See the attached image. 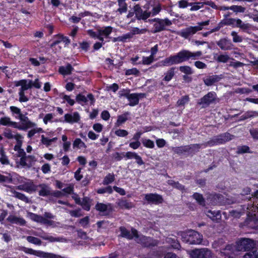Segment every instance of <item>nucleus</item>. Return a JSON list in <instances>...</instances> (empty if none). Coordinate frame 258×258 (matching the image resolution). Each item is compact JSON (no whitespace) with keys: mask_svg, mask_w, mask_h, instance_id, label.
Returning <instances> with one entry per match:
<instances>
[{"mask_svg":"<svg viewBox=\"0 0 258 258\" xmlns=\"http://www.w3.org/2000/svg\"><path fill=\"white\" fill-rule=\"evenodd\" d=\"M124 93L120 94L121 96L125 97L130 101L129 105L133 106L137 105L139 102L140 98H143L145 96L144 93H129V90H123Z\"/></svg>","mask_w":258,"mask_h":258,"instance_id":"8","label":"nucleus"},{"mask_svg":"<svg viewBox=\"0 0 258 258\" xmlns=\"http://www.w3.org/2000/svg\"><path fill=\"white\" fill-rule=\"evenodd\" d=\"M230 58L228 54H220L218 56L217 58H216V60L219 62L225 63L227 62Z\"/></svg>","mask_w":258,"mask_h":258,"instance_id":"61","label":"nucleus"},{"mask_svg":"<svg viewBox=\"0 0 258 258\" xmlns=\"http://www.w3.org/2000/svg\"><path fill=\"white\" fill-rule=\"evenodd\" d=\"M37 186L39 196L46 197L50 195V188L47 185L45 184H40Z\"/></svg>","mask_w":258,"mask_h":258,"instance_id":"20","label":"nucleus"},{"mask_svg":"<svg viewBox=\"0 0 258 258\" xmlns=\"http://www.w3.org/2000/svg\"><path fill=\"white\" fill-rule=\"evenodd\" d=\"M245 222L248 227L258 229V218L255 217L249 218L247 219Z\"/></svg>","mask_w":258,"mask_h":258,"instance_id":"27","label":"nucleus"},{"mask_svg":"<svg viewBox=\"0 0 258 258\" xmlns=\"http://www.w3.org/2000/svg\"><path fill=\"white\" fill-rule=\"evenodd\" d=\"M10 109L12 112V115L14 116L15 117L16 116H20L22 114L21 109L16 106H11L10 107Z\"/></svg>","mask_w":258,"mask_h":258,"instance_id":"57","label":"nucleus"},{"mask_svg":"<svg viewBox=\"0 0 258 258\" xmlns=\"http://www.w3.org/2000/svg\"><path fill=\"white\" fill-rule=\"evenodd\" d=\"M175 68H171L168 71L165 73V76L163 79V81L169 82L175 75Z\"/></svg>","mask_w":258,"mask_h":258,"instance_id":"33","label":"nucleus"},{"mask_svg":"<svg viewBox=\"0 0 258 258\" xmlns=\"http://www.w3.org/2000/svg\"><path fill=\"white\" fill-rule=\"evenodd\" d=\"M200 30L201 28L200 27H197V26H189L182 29L180 31L177 32L176 33L185 39H188L191 36L196 34L198 31Z\"/></svg>","mask_w":258,"mask_h":258,"instance_id":"10","label":"nucleus"},{"mask_svg":"<svg viewBox=\"0 0 258 258\" xmlns=\"http://www.w3.org/2000/svg\"><path fill=\"white\" fill-rule=\"evenodd\" d=\"M147 31V29L146 28L140 29L137 27H135L131 30V33L133 36L134 35L136 34H144Z\"/></svg>","mask_w":258,"mask_h":258,"instance_id":"62","label":"nucleus"},{"mask_svg":"<svg viewBox=\"0 0 258 258\" xmlns=\"http://www.w3.org/2000/svg\"><path fill=\"white\" fill-rule=\"evenodd\" d=\"M216 99V93L214 92H210L198 100L197 105L201 106L202 108H205L210 104L214 103Z\"/></svg>","mask_w":258,"mask_h":258,"instance_id":"6","label":"nucleus"},{"mask_svg":"<svg viewBox=\"0 0 258 258\" xmlns=\"http://www.w3.org/2000/svg\"><path fill=\"white\" fill-rule=\"evenodd\" d=\"M192 198L196 200L197 203L202 206H205V200L203 195L198 192H195L192 196Z\"/></svg>","mask_w":258,"mask_h":258,"instance_id":"39","label":"nucleus"},{"mask_svg":"<svg viewBox=\"0 0 258 258\" xmlns=\"http://www.w3.org/2000/svg\"><path fill=\"white\" fill-rule=\"evenodd\" d=\"M223 198L220 194H210L207 197V201L213 205L217 204L219 203V200Z\"/></svg>","mask_w":258,"mask_h":258,"instance_id":"26","label":"nucleus"},{"mask_svg":"<svg viewBox=\"0 0 258 258\" xmlns=\"http://www.w3.org/2000/svg\"><path fill=\"white\" fill-rule=\"evenodd\" d=\"M178 235L181 236L183 242L189 244H200L203 241V235L194 230L180 232Z\"/></svg>","mask_w":258,"mask_h":258,"instance_id":"3","label":"nucleus"},{"mask_svg":"<svg viewBox=\"0 0 258 258\" xmlns=\"http://www.w3.org/2000/svg\"><path fill=\"white\" fill-rule=\"evenodd\" d=\"M13 192L14 194V197L25 202L26 203H31V200H29V199L27 197H26L24 194L16 191L15 190Z\"/></svg>","mask_w":258,"mask_h":258,"instance_id":"36","label":"nucleus"},{"mask_svg":"<svg viewBox=\"0 0 258 258\" xmlns=\"http://www.w3.org/2000/svg\"><path fill=\"white\" fill-rule=\"evenodd\" d=\"M29 217H30V219L32 220L35 221L36 222L39 223H40L42 216L39 215H37L36 214H34L33 213H29Z\"/></svg>","mask_w":258,"mask_h":258,"instance_id":"64","label":"nucleus"},{"mask_svg":"<svg viewBox=\"0 0 258 258\" xmlns=\"http://www.w3.org/2000/svg\"><path fill=\"white\" fill-rule=\"evenodd\" d=\"M190 258H212V252L207 248H195L187 250Z\"/></svg>","mask_w":258,"mask_h":258,"instance_id":"5","label":"nucleus"},{"mask_svg":"<svg viewBox=\"0 0 258 258\" xmlns=\"http://www.w3.org/2000/svg\"><path fill=\"white\" fill-rule=\"evenodd\" d=\"M256 242L251 239L243 238L236 242L238 251H249L256 248Z\"/></svg>","mask_w":258,"mask_h":258,"instance_id":"4","label":"nucleus"},{"mask_svg":"<svg viewBox=\"0 0 258 258\" xmlns=\"http://www.w3.org/2000/svg\"><path fill=\"white\" fill-rule=\"evenodd\" d=\"M189 59H191L190 51L183 49L175 55L165 58L161 61V63L164 66H170L188 61Z\"/></svg>","mask_w":258,"mask_h":258,"instance_id":"2","label":"nucleus"},{"mask_svg":"<svg viewBox=\"0 0 258 258\" xmlns=\"http://www.w3.org/2000/svg\"><path fill=\"white\" fill-rule=\"evenodd\" d=\"M0 124L3 125L12 126L16 128L17 122L12 121L9 117H4L0 119Z\"/></svg>","mask_w":258,"mask_h":258,"instance_id":"28","label":"nucleus"},{"mask_svg":"<svg viewBox=\"0 0 258 258\" xmlns=\"http://www.w3.org/2000/svg\"><path fill=\"white\" fill-rule=\"evenodd\" d=\"M117 206L121 209H130L133 207V204L124 198L121 199L116 203Z\"/></svg>","mask_w":258,"mask_h":258,"instance_id":"22","label":"nucleus"},{"mask_svg":"<svg viewBox=\"0 0 258 258\" xmlns=\"http://www.w3.org/2000/svg\"><path fill=\"white\" fill-rule=\"evenodd\" d=\"M40 223L47 226H51L52 227H55L60 224L59 222H55L54 221L49 220V219H46L43 217V216L42 217Z\"/></svg>","mask_w":258,"mask_h":258,"instance_id":"37","label":"nucleus"},{"mask_svg":"<svg viewBox=\"0 0 258 258\" xmlns=\"http://www.w3.org/2000/svg\"><path fill=\"white\" fill-rule=\"evenodd\" d=\"M166 241L167 243H170L174 249H179L181 247L180 244L176 237H167Z\"/></svg>","mask_w":258,"mask_h":258,"instance_id":"30","label":"nucleus"},{"mask_svg":"<svg viewBox=\"0 0 258 258\" xmlns=\"http://www.w3.org/2000/svg\"><path fill=\"white\" fill-rule=\"evenodd\" d=\"M25 161L26 162V164L21 165L22 166H27L28 167H30L32 166V164L36 161V159L35 156L32 155H28L26 156V158H25Z\"/></svg>","mask_w":258,"mask_h":258,"instance_id":"41","label":"nucleus"},{"mask_svg":"<svg viewBox=\"0 0 258 258\" xmlns=\"http://www.w3.org/2000/svg\"><path fill=\"white\" fill-rule=\"evenodd\" d=\"M236 249V247L232 245H227L225 248L221 249V253L223 254L226 257L234 258V251Z\"/></svg>","mask_w":258,"mask_h":258,"instance_id":"19","label":"nucleus"},{"mask_svg":"<svg viewBox=\"0 0 258 258\" xmlns=\"http://www.w3.org/2000/svg\"><path fill=\"white\" fill-rule=\"evenodd\" d=\"M96 209L101 212L107 211L109 208L111 209V205H106L103 203H98L95 206Z\"/></svg>","mask_w":258,"mask_h":258,"instance_id":"42","label":"nucleus"},{"mask_svg":"<svg viewBox=\"0 0 258 258\" xmlns=\"http://www.w3.org/2000/svg\"><path fill=\"white\" fill-rule=\"evenodd\" d=\"M231 10L233 11L234 13H244L246 8L242 7L241 6L233 5L230 6Z\"/></svg>","mask_w":258,"mask_h":258,"instance_id":"59","label":"nucleus"},{"mask_svg":"<svg viewBox=\"0 0 258 258\" xmlns=\"http://www.w3.org/2000/svg\"><path fill=\"white\" fill-rule=\"evenodd\" d=\"M96 191L99 194H103L104 193L111 194L112 193L113 190L111 186H108L105 187L99 188Z\"/></svg>","mask_w":258,"mask_h":258,"instance_id":"58","label":"nucleus"},{"mask_svg":"<svg viewBox=\"0 0 258 258\" xmlns=\"http://www.w3.org/2000/svg\"><path fill=\"white\" fill-rule=\"evenodd\" d=\"M40 238L43 240H47L50 242H60L62 241L63 238L62 237H54L51 235H50L47 233H43L41 234H37Z\"/></svg>","mask_w":258,"mask_h":258,"instance_id":"23","label":"nucleus"},{"mask_svg":"<svg viewBox=\"0 0 258 258\" xmlns=\"http://www.w3.org/2000/svg\"><path fill=\"white\" fill-rule=\"evenodd\" d=\"M235 27L240 28L243 31H246L250 29L251 25L249 23H244L240 19H236Z\"/></svg>","mask_w":258,"mask_h":258,"instance_id":"25","label":"nucleus"},{"mask_svg":"<svg viewBox=\"0 0 258 258\" xmlns=\"http://www.w3.org/2000/svg\"><path fill=\"white\" fill-rule=\"evenodd\" d=\"M130 115V113L128 112H126L125 113L119 115L117 120V125L119 126L120 124L125 122L127 120V116Z\"/></svg>","mask_w":258,"mask_h":258,"instance_id":"51","label":"nucleus"},{"mask_svg":"<svg viewBox=\"0 0 258 258\" xmlns=\"http://www.w3.org/2000/svg\"><path fill=\"white\" fill-rule=\"evenodd\" d=\"M243 258H258V250L255 248L246 253Z\"/></svg>","mask_w":258,"mask_h":258,"instance_id":"48","label":"nucleus"},{"mask_svg":"<svg viewBox=\"0 0 258 258\" xmlns=\"http://www.w3.org/2000/svg\"><path fill=\"white\" fill-rule=\"evenodd\" d=\"M223 78V75L208 76L203 79V81L206 86H210L219 82Z\"/></svg>","mask_w":258,"mask_h":258,"instance_id":"17","label":"nucleus"},{"mask_svg":"<svg viewBox=\"0 0 258 258\" xmlns=\"http://www.w3.org/2000/svg\"><path fill=\"white\" fill-rule=\"evenodd\" d=\"M7 176L0 174V183H10L13 181V177L10 173H7Z\"/></svg>","mask_w":258,"mask_h":258,"instance_id":"46","label":"nucleus"},{"mask_svg":"<svg viewBox=\"0 0 258 258\" xmlns=\"http://www.w3.org/2000/svg\"><path fill=\"white\" fill-rule=\"evenodd\" d=\"M189 100V98L188 95L182 96L177 102V105L179 106H183L187 103Z\"/></svg>","mask_w":258,"mask_h":258,"instance_id":"60","label":"nucleus"},{"mask_svg":"<svg viewBox=\"0 0 258 258\" xmlns=\"http://www.w3.org/2000/svg\"><path fill=\"white\" fill-rule=\"evenodd\" d=\"M189 149L187 145H186L173 148V151L176 154H181L184 153H188Z\"/></svg>","mask_w":258,"mask_h":258,"instance_id":"47","label":"nucleus"},{"mask_svg":"<svg viewBox=\"0 0 258 258\" xmlns=\"http://www.w3.org/2000/svg\"><path fill=\"white\" fill-rule=\"evenodd\" d=\"M136 241L138 243L141 244L145 247H150L154 246L156 244V242L150 237H146L143 235H139L137 234L135 239Z\"/></svg>","mask_w":258,"mask_h":258,"instance_id":"12","label":"nucleus"},{"mask_svg":"<svg viewBox=\"0 0 258 258\" xmlns=\"http://www.w3.org/2000/svg\"><path fill=\"white\" fill-rule=\"evenodd\" d=\"M254 116H258V111H248L244 114L242 115L239 119V121H242L246 120L248 118L253 117Z\"/></svg>","mask_w":258,"mask_h":258,"instance_id":"29","label":"nucleus"},{"mask_svg":"<svg viewBox=\"0 0 258 258\" xmlns=\"http://www.w3.org/2000/svg\"><path fill=\"white\" fill-rule=\"evenodd\" d=\"M16 118H18L21 121V125H18L17 124V127L16 128H18L20 130L26 131L28 128L34 126L35 124V123L32 122L28 118V117L22 114L20 116H15Z\"/></svg>","mask_w":258,"mask_h":258,"instance_id":"11","label":"nucleus"},{"mask_svg":"<svg viewBox=\"0 0 258 258\" xmlns=\"http://www.w3.org/2000/svg\"><path fill=\"white\" fill-rule=\"evenodd\" d=\"M119 230L120 231V235L122 237L126 238L128 239H132L135 238L136 239V236H137V234L138 233V231L132 228L131 229V232L127 230L125 227L121 226L119 228Z\"/></svg>","mask_w":258,"mask_h":258,"instance_id":"13","label":"nucleus"},{"mask_svg":"<svg viewBox=\"0 0 258 258\" xmlns=\"http://www.w3.org/2000/svg\"><path fill=\"white\" fill-rule=\"evenodd\" d=\"M206 214L209 218L213 220L219 219L221 217L220 212L219 211H212L211 210H207Z\"/></svg>","mask_w":258,"mask_h":258,"instance_id":"31","label":"nucleus"},{"mask_svg":"<svg viewBox=\"0 0 258 258\" xmlns=\"http://www.w3.org/2000/svg\"><path fill=\"white\" fill-rule=\"evenodd\" d=\"M115 180V177L113 173L108 174L104 178L102 183L104 185H108L112 183Z\"/></svg>","mask_w":258,"mask_h":258,"instance_id":"50","label":"nucleus"},{"mask_svg":"<svg viewBox=\"0 0 258 258\" xmlns=\"http://www.w3.org/2000/svg\"><path fill=\"white\" fill-rule=\"evenodd\" d=\"M231 35L232 36L233 42L234 43H240L241 42L243 39L241 36L238 35V33L236 31H233L231 33Z\"/></svg>","mask_w":258,"mask_h":258,"instance_id":"53","label":"nucleus"},{"mask_svg":"<svg viewBox=\"0 0 258 258\" xmlns=\"http://www.w3.org/2000/svg\"><path fill=\"white\" fill-rule=\"evenodd\" d=\"M26 154L23 149L17 152V156L20 157V165H25L26 162L25 158H26Z\"/></svg>","mask_w":258,"mask_h":258,"instance_id":"54","label":"nucleus"},{"mask_svg":"<svg viewBox=\"0 0 258 258\" xmlns=\"http://www.w3.org/2000/svg\"><path fill=\"white\" fill-rule=\"evenodd\" d=\"M0 162L3 165L10 164L9 160L3 148L0 149Z\"/></svg>","mask_w":258,"mask_h":258,"instance_id":"35","label":"nucleus"},{"mask_svg":"<svg viewBox=\"0 0 258 258\" xmlns=\"http://www.w3.org/2000/svg\"><path fill=\"white\" fill-rule=\"evenodd\" d=\"M234 136L231 135L229 133H225L212 138L211 140L203 144H195L187 145L189 148L188 149V153L195 154L198 152L200 148L202 147L206 148L207 147H212L215 145L224 144L226 142L231 140Z\"/></svg>","mask_w":258,"mask_h":258,"instance_id":"1","label":"nucleus"},{"mask_svg":"<svg viewBox=\"0 0 258 258\" xmlns=\"http://www.w3.org/2000/svg\"><path fill=\"white\" fill-rule=\"evenodd\" d=\"M199 4V6L200 7V9L202 8L204 5H208L212 7L213 9H218V7L215 5V4L212 1H204L203 2H198Z\"/></svg>","mask_w":258,"mask_h":258,"instance_id":"56","label":"nucleus"},{"mask_svg":"<svg viewBox=\"0 0 258 258\" xmlns=\"http://www.w3.org/2000/svg\"><path fill=\"white\" fill-rule=\"evenodd\" d=\"M236 20V19L235 18H228L223 20L225 26H231L233 27H235Z\"/></svg>","mask_w":258,"mask_h":258,"instance_id":"63","label":"nucleus"},{"mask_svg":"<svg viewBox=\"0 0 258 258\" xmlns=\"http://www.w3.org/2000/svg\"><path fill=\"white\" fill-rule=\"evenodd\" d=\"M237 154H241L244 153H251L250 151V149L248 146L246 145L243 146H238L237 148Z\"/></svg>","mask_w":258,"mask_h":258,"instance_id":"52","label":"nucleus"},{"mask_svg":"<svg viewBox=\"0 0 258 258\" xmlns=\"http://www.w3.org/2000/svg\"><path fill=\"white\" fill-rule=\"evenodd\" d=\"M112 31V27L111 26L105 27L101 29H99V33L106 37H108Z\"/></svg>","mask_w":258,"mask_h":258,"instance_id":"44","label":"nucleus"},{"mask_svg":"<svg viewBox=\"0 0 258 258\" xmlns=\"http://www.w3.org/2000/svg\"><path fill=\"white\" fill-rule=\"evenodd\" d=\"M117 2L119 8L117 9V12L120 14L126 12L127 8L125 0H118Z\"/></svg>","mask_w":258,"mask_h":258,"instance_id":"34","label":"nucleus"},{"mask_svg":"<svg viewBox=\"0 0 258 258\" xmlns=\"http://www.w3.org/2000/svg\"><path fill=\"white\" fill-rule=\"evenodd\" d=\"M156 23L153 25V33H158L163 31L167 30L166 27H169L172 24V21L168 18L165 19L158 18Z\"/></svg>","mask_w":258,"mask_h":258,"instance_id":"7","label":"nucleus"},{"mask_svg":"<svg viewBox=\"0 0 258 258\" xmlns=\"http://www.w3.org/2000/svg\"><path fill=\"white\" fill-rule=\"evenodd\" d=\"M144 200L148 203L159 204L163 202V199L161 195L157 194H148L145 195Z\"/></svg>","mask_w":258,"mask_h":258,"instance_id":"15","label":"nucleus"},{"mask_svg":"<svg viewBox=\"0 0 258 258\" xmlns=\"http://www.w3.org/2000/svg\"><path fill=\"white\" fill-rule=\"evenodd\" d=\"M22 250L26 253L36 255L39 257L41 256V254H43V251L35 250L32 248H27L25 247H23Z\"/></svg>","mask_w":258,"mask_h":258,"instance_id":"38","label":"nucleus"},{"mask_svg":"<svg viewBox=\"0 0 258 258\" xmlns=\"http://www.w3.org/2000/svg\"><path fill=\"white\" fill-rule=\"evenodd\" d=\"M133 10L134 11L136 18L138 20H143L146 21L151 16L150 12L148 11H143L140 5L139 4L135 5L133 8Z\"/></svg>","mask_w":258,"mask_h":258,"instance_id":"9","label":"nucleus"},{"mask_svg":"<svg viewBox=\"0 0 258 258\" xmlns=\"http://www.w3.org/2000/svg\"><path fill=\"white\" fill-rule=\"evenodd\" d=\"M37 186L33 183L32 181L25 182L23 184L17 186V189L31 193L37 191Z\"/></svg>","mask_w":258,"mask_h":258,"instance_id":"14","label":"nucleus"},{"mask_svg":"<svg viewBox=\"0 0 258 258\" xmlns=\"http://www.w3.org/2000/svg\"><path fill=\"white\" fill-rule=\"evenodd\" d=\"M64 118L66 122L73 124L79 122L80 119V116L78 112H75L73 113L66 114Z\"/></svg>","mask_w":258,"mask_h":258,"instance_id":"18","label":"nucleus"},{"mask_svg":"<svg viewBox=\"0 0 258 258\" xmlns=\"http://www.w3.org/2000/svg\"><path fill=\"white\" fill-rule=\"evenodd\" d=\"M167 183L169 185L172 186L173 187L181 191H185V186L183 185L180 184L178 181H175L173 180H168L167 181Z\"/></svg>","mask_w":258,"mask_h":258,"instance_id":"32","label":"nucleus"},{"mask_svg":"<svg viewBox=\"0 0 258 258\" xmlns=\"http://www.w3.org/2000/svg\"><path fill=\"white\" fill-rule=\"evenodd\" d=\"M179 70L185 75H192L194 73V71L191 68L188 66H180Z\"/></svg>","mask_w":258,"mask_h":258,"instance_id":"49","label":"nucleus"},{"mask_svg":"<svg viewBox=\"0 0 258 258\" xmlns=\"http://www.w3.org/2000/svg\"><path fill=\"white\" fill-rule=\"evenodd\" d=\"M81 205L83 209L86 211H89L90 209V200L88 197H84L82 201H81V204H79Z\"/></svg>","mask_w":258,"mask_h":258,"instance_id":"40","label":"nucleus"},{"mask_svg":"<svg viewBox=\"0 0 258 258\" xmlns=\"http://www.w3.org/2000/svg\"><path fill=\"white\" fill-rule=\"evenodd\" d=\"M26 240L29 243L36 245H41L42 241L39 238L32 236H28L26 237Z\"/></svg>","mask_w":258,"mask_h":258,"instance_id":"45","label":"nucleus"},{"mask_svg":"<svg viewBox=\"0 0 258 258\" xmlns=\"http://www.w3.org/2000/svg\"><path fill=\"white\" fill-rule=\"evenodd\" d=\"M74 68L70 63H68L66 66H60L58 69V72L63 75H69L72 74Z\"/></svg>","mask_w":258,"mask_h":258,"instance_id":"24","label":"nucleus"},{"mask_svg":"<svg viewBox=\"0 0 258 258\" xmlns=\"http://www.w3.org/2000/svg\"><path fill=\"white\" fill-rule=\"evenodd\" d=\"M21 87L19 91L24 92L25 91L28 90L29 88H32V81L30 80L29 83H27V80H21Z\"/></svg>","mask_w":258,"mask_h":258,"instance_id":"43","label":"nucleus"},{"mask_svg":"<svg viewBox=\"0 0 258 258\" xmlns=\"http://www.w3.org/2000/svg\"><path fill=\"white\" fill-rule=\"evenodd\" d=\"M216 44L221 50L224 51L232 50L234 46L232 42L228 38L220 39L216 42Z\"/></svg>","mask_w":258,"mask_h":258,"instance_id":"16","label":"nucleus"},{"mask_svg":"<svg viewBox=\"0 0 258 258\" xmlns=\"http://www.w3.org/2000/svg\"><path fill=\"white\" fill-rule=\"evenodd\" d=\"M7 220L12 224H16L20 226H24L26 223V221L23 218L18 217L14 215H10Z\"/></svg>","mask_w":258,"mask_h":258,"instance_id":"21","label":"nucleus"},{"mask_svg":"<svg viewBox=\"0 0 258 258\" xmlns=\"http://www.w3.org/2000/svg\"><path fill=\"white\" fill-rule=\"evenodd\" d=\"M73 148H86L87 147L86 144L79 138H77L75 139V140L74 141L73 144Z\"/></svg>","mask_w":258,"mask_h":258,"instance_id":"55","label":"nucleus"}]
</instances>
